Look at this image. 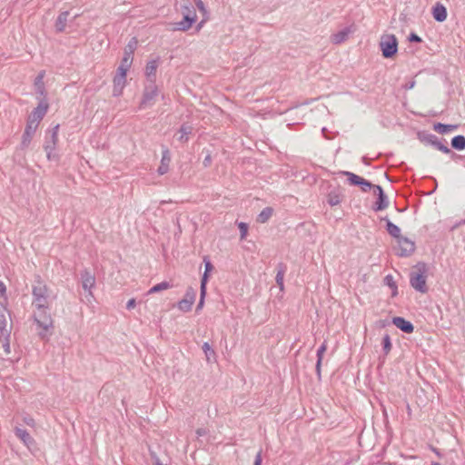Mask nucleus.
Listing matches in <instances>:
<instances>
[{"label":"nucleus","instance_id":"obj_52","mask_svg":"<svg viewBox=\"0 0 465 465\" xmlns=\"http://www.w3.org/2000/svg\"><path fill=\"white\" fill-rule=\"evenodd\" d=\"M131 64L132 63L130 62L129 58H123L121 65H123L124 67L130 68Z\"/></svg>","mask_w":465,"mask_h":465},{"label":"nucleus","instance_id":"obj_7","mask_svg":"<svg viewBox=\"0 0 465 465\" xmlns=\"http://www.w3.org/2000/svg\"><path fill=\"white\" fill-rule=\"evenodd\" d=\"M341 173L343 175L347 176L350 184L355 185V186H360L362 192L366 193L369 190H371V188L373 189V186L375 185L353 173L344 171V172H341Z\"/></svg>","mask_w":465,"mask_h":465},{"label":"nucleus","instance_id":"obj_17","mask_svg":"<svg viewBox=\"0 0 465 465\" xmlns=\"http://www.w3.org/2000/svg\"><path fill=\"white\" fill-rule=\"evenodd\" d=\"M157 67L158 63L156 60H152L147 63L145 67V75L149 83L155 84Z\"/></svg>","mask_w":465,"mask_h":465},{"label":"nucleus","instance_id":"obj_49","mask_svg":"<svg viewBox=\"0 0 465 465\" xmlns=\"http://www.w3.org/2000/svg\"><path fill=\"white\" fill-rule=\"evenodd\" d=\"M262 451H259V452L256 454V456H255L253 465H262Z\"/></svg>","mask_w":465,"mask_h":465},{"label":"nucleus","instance_id":"obj_58","mask_svg":"<svg viewBox=\"0 0 465 465\" xmlns=\"http://www.w3.org/2000/svg\"><path fill=\"white\" fill-rule=\"evenodd\" d=\"M431 465H441V464L439 462H433Z\"/></svg>","mask_w":465,"mask_h":465},{"label":"nucleus","instance_id":"obj_24","mask_svg":"<svg viewBox=\"0 0 465 465\" xmlns=\"http://www.w3.org/2000/svg\"><path fill=\"white\" fill-rule=\"evenodd\" d=\"M383 220L386 221V230L391 236L394 237L397 241L402 237L401 229L396 224L391 223L388 218H384Z\"/></svg>","mask_w":465,"mask_h":465},{"label":"nucleus","instance_id":"obj_25","mask_svg":"<svg viewBox=\"0 0 465 465\" xmlns=\"http://www.w3.org/2000/svg\"><path fill=\"white\" fill-rule=\"evenodd\" d=\"M285 272H286V265L282 262L279 263L277 265V273H276L275 281H276V283L279 286L281 291H283V289H284L283 280H284Z\"/></svg>","mask_w":465,"mask_h":465},{"label":"nucleus","instance_id":"obj_35","mask_svg":"<svg viewBox=\"0 0 465 465\" xmlns=\"http://www.w3.org/2000/svg\"><path fill=\"white\" fill-rule=\"evenodd\" d=\"M6 287H5V284L0 281V305L5 309V303H6V301H7V298H6Z\"/></svg>","mask_w":465,"mask_h":465},{"label":"nucleus","instance_id":"obj_21","mask_svg":"<svg viewBox=\"0 0 465 465\" xmlns=\"http://www.w3.org/2000/svg\"><path fill=\"white\" fill-rule=\"evenodd\" d=\"M170 162H171V157L169 155V150L166 149L163 152L161 164L157 169V172L160 175H163L168 172Z\"/></svg>","mask_w":465,"mask_h":465},{"label":"nucleus","instance_id":"obj_16","mask_svg":"<svg viewBox=\"0 0 465 465\" xmlns=\"http://www.w3.org/2000/svg\"><path fill=\"white\" fill-rule=\"evenodd\" d=\"M392 323L405 333H411L414 330L413 324L402 317H394Z\"/></svg>","mask_w":465,"mask_h":465},{"label":"nucleus","instance_id":"obj_55","mask_svg":"<svg viewBox=\"0 0 465 465\" xmlns=\"http://www.w3.org/2000/svg\"><path fill=\"white\" fill-rule=\"evenodd\" d=\"M196 434L198 436H203L206 434V430L204 429L200 428L196 430Z\"/></svg>","mask_w":465,"mask_h":465},{"label":"nucleus","instance_id":"obj_46","mask_svg":"<svg viewBox=\"0 0 465 465\" xmlns=\"http://www.w3.org/2000/svg\"><path fill=\"white\" fill-rule=\"evenodd\" d=\"M124 87H122V86H118V85H114V88H113V95L114 96H120L122 94H123V90H124Z\"/></svg>","mask_w":465,"mask_h":465},{"label":"nucleus","instance_id":"obj_18","mask_svg":"<svg viewBox=\"0 0 465 465\" xmlns=\"http://www.w3.org/2000/svg\"><path fill=\"white\" fill-rule=\"evenodd\" d=\"M10 317L8 312L0 314V335H10L12 324L8 322L7 318Z\"/></svg>","mask_w":465,"mask_h":465},{"label":"nucleus","instance_id":"obj_8","mask_svg":"<svg viewBox=\"0 0 465 465\" xmlns=\"http://www.w3.org/2000/svg\"><path fill=\"white\" fill-rule=\"evenodd\" d=\"M398 251L397 255L401 257L411 256L415 251V243L411 239L402 236L398 241Z\"/></svg>","mask_w":465,"mask_h":465},{"label":"nucleus","instance_id":"obj_44","mask_svg":"<svg viewBox=\"0 0 465 465\" xmlns=\"http://www.w3.org/2000/svg\"><path fill=\"white\" fill-rule=\"evenodd\" d=\"M136 45H137V41L135 38H133L127 45L126 48L128 50V52H131V53H134L135 47H136Z\"/></svg>","mask_w":465,"mask_h":465},{"label":"nucleus","instance_id":"obj_59","mask_svg":"<svg viewBox=\"0 0 465 465\" xmlns=\"http://www.w3.org/2000/svg\"><path fill=\"white\" fill-rule=\"evenodd\" d=\"M167 203V202H166V201H162V202H161V204H163V203Z\"/></svg>","mask_w":465,"mask_h":465},{"label":"nucleus","instance_id":"obj_30","mask_svg":"<svg viewBox=\"0 0 465 465\" xmlns=\"http://www.w3.org/2000/svg\"><path fill=\"white\" fill-rule=\"evenodd\" d=\"M273 210L271 207H265L257 216V222L261 223H266L272 215Z\"/></svg>","mask_w":465,"mask_h":465},{"label":"nucleus","instance_id":"obj_2","mask_svg":"<svg viewBox=\"0 0 465 465\" xmlns=\"http://www.w3.org/2000/svg\"><path fill=\"white\" fill-rule=\"evenodd\" d=\"M411 286L417 292L425 293L428 291L426 284V266L424 263L418 264L416 270L410 274Z\"/></svg>","mask_w":465,"mask_h":465},{"label":"nucleus","instance_id":"obj_15","mask_svg":"<svg viewBox=\"0 0 465 465\" xmlns=\"http://www.w3.org/2000/svg\"><path fill=\"white\" fill-rule=\"evenodd\" d=\"M81 280L84 290L88 291L89 295L93 296L91 290L95 284L94 276L91 272L84 271L81 273Z\"/></svg>","mask_w":465,"mask_h":465},{"label":"nucleus","instance_id":"obj_39","mask_svg":"<svg viewBox=\"0 0 465 465\" xmlns=\"http://www.w3.org/2000/svg\"><path fill=\"white\" fill-rule=\"evenodd\" d=\"M200 290H201V294H200V301H199L198 305L196 307L197 311L201 310L203 308V303H204V297H205V294H206V287H204V282L201 283Z\"/></svg>","mask_w":465,"mask_h":465},{"label":"nucleus","instance_id":"obj_5","mask_svg":"<svg viewBox=\"0 0 465 465\" xmlns=\"http://www.w3.org/2000/svg\"><path fill=\"white\" fill-rule=\"evenodd\" d=\"M158 95V87L154 83H149L145 85L143 98L139 104V109H145L151 107Z\"/></svg>","mask_w":465,"mask_h":465},{"label":"nucleus","instance_id":"obj_13","mask_svg":"<svg viewBox=\"0 0 465 465\" xmlns=\"http://www.w3.org/2000/svg\"><path fill=\"white\" fill-rule=\"evenodd\" d=\"M37 128H38V125L35 124L34 123H29V122L26 123V126H25V132H24V134L22 137V141H21L22 148H26L29 146L31 140H32L35 133L36 132Z\"/></svg>","mask_w":465,"mask_h":465},{"label":"nucleus","instance_id":"obj_42","mask_svg":"<svg viewBox=\"0 0 465 465\" xmlns=\"http://www.w3.org/2000/svg\"><path fill=\"white\" fill-rule=\"evenodd\" d=\"M193 2L195 3V5L198 8V10L201 13H203V15H207V10H206V7L204 5V3L202 0H195Z\"/></svg>","mask_w":465,"mask_h":465},{"label":"nucleus","instance_id":"obj_37","mask_svg":"<svg viewBox=\"0 0 465 465\" xmlns=\"http://www.w3.org/2000/svg\"><path fill=\"white\" fill-rule=\"evenodd\" d=\"M382 345L384 353L387 355L391 350V341L389 334H385L382 338Z\"/></svg>","mask_w":465,"mask_h":465},{"label":"nucleus","instance_id":"obj_43","mask_svg":"<svg viewBox=\"0 0 465 465\" xmlns=\"http://www.w3.org/2000/svg\"><path fill=\"white\" fill-rule=\"evenodd\" d=\"M340 202H341V200L338 195L329 194L328 203H330V205H331V206L337 205L340 203Z\"/></svg>","mask_w":465,"mask_h":465},{"label":"nucleus","instance_id":"obj_36","mask_svg":"<svg viewBox=\"0 0 465 465\" xmlns=\"http://www.w3.org/2000/svg\"><path fill=\"white\" fill-rule=\"evenodd\" d=\"M10 335H0V343L2 344L4 351L6 354L10 353Z\"/></svg>","mask_w":465,"mask_h":465},{"label":"nucleus","instance_id":"obj_26","mask_svg":"<svg viewBox=\"0 0 465 465\" xmlns=\"http://www.w3.org/2000/svg\"><path fill=\"white\" fill-rule=\"evenodd\" d=\"M327 350V342L323 341L322 344L318 348L317 350V362H316V372L318 376H321V367H322V361L323 359V355Z\"/></svg>","mask_w":465,"mask_h":465},{"label":"nucleus","instance_id":"obj_1","mask_svg":"<svg viewBox=\"0 0 465 465\" xmlns=\"http://www.w3.org/2000/svg\"><path fill=\"white\" fill-rule=\"evenodd\" d=\"M37 312H35V322L37 326L41 329L38 335L43 340H48L50 331L54 329V321L47 312L48 308H36Z\"/></svg>","mask_w":465,"mask_h":465},{"label":"nucleus","instance_id":"obj_57","mask_svg":"<svg viewBox=\"0 0 465 465\" xmlns=\"http://www.w3.org/2000/svg\"><path fill=\"white\" fill-rule=\"evenodd\" d=\"M203 22H201V23L198 25V29H200V28L202 27V24H203Z\"/></svg>","mask_w":465,"mask_h":465},{"label":"nucleus","instance_id":"obj_34","mask_svg":"<svg viewBox=\"0 0 465 465\" xmlns=\"http://www.w3.org/2000/svg\"><path fill=\"white\" fill-rule=\"evenodd\" d=\"M383 282L385 285L391 289L392 296H396L398 293V288L393 277L391 275H386Z\"/></svg>","mask_w":465,"mask_h":465},{"label":"nucleus","instance_id":"obj_56","mask_svg":"<svg viewBox=\"0 0 465 465\" xmlns=\"http://www.w3.org/2000/svg\"><path fill=\"white\" fill-rule=\"evenodd\" d=\"M414 85H415V82H414V81H411V82H410V83L406 84V85H405V89H411V88H413V87H414Z\"/></svg>","mask_w":465,"mask_h":465},{"label":"nucleus","instance_id":"obj_48","mask_svg":"<svg viewBox=\"0 0 465 465\" xmlns=\"http://www.w3.org/2000/svg\"><path fill=\"white\" fill-rule=\"evenodd\" d=\"M409 41L410 42H416V43H420L421 42V38L417 35L416 34L414 33H411L409 36Z\"/></svg>","mask_w":465,"mask_h":465},{"label":"nucleus","instance_id":"obj_10","mask_svg":"<svg viewBox=\"0 0 465 465\" xmlns=\"http://www.w3.org/2000/svg\"><path fill=\"white\" fill-rule=\"evenodd\" d=\"M195 297H196V292L193 288L192 287H189L187 290H186V292H185V295L183 297V299H182L179 302H178V308L179 310L183 311V312H190L191 309H192V306L195 301Z\"/></svg>","mask_w":465,"mask_h":465},{"label":"nucleus","instance_id":"obj_47","mask_svg":"<svg viewBox=\"0 0 465 465\" xmlns=\"http://www.w3.org/2000/svg\"><path fill=\"white\" fill-rule=\"evenodd\" d=\"M23 420L26 425L30 427H34L35 424V420L30 416L24 417Z\"/></svg>","mask_w":465,"mask_h":465},{"label":"nucleus","instance_id":"obj_54","mask_svg":"<svg viewBox=\"0 0 465 465\" xmlns=\"http://www.w3.org/2000/svg\"><path fill=\"white\" fill-rule=\"evenodd\" d=\"M54 152V151L45 152L48 160H53V159H54L56 157V155H55V153Z\"/></svg>","mask_w":465,"mask_h":465},{"label":"nucleus","instance_id":"obj_40","mask_svg":"<svg viewBox=\"0 0 465 465\" xmlns=\"http://www.w3.org/2000/svg\"><path fill=\"white\" fill-rule=\"evenodd\" d=\"M238 228L240 230V232H241V239H245V237L247 236V232H248V225L247 223H238Z\"/></svg>","mask_w":465,"mask_h":465},{"label":"nucleus","instance_id":"obj_38","mask_svg":"<svg viewBox=\"0 0 465 465\" xmlns=\"http://www.w3.org/2000/svg\"><path fill=\"white\" fill-rule=\"evenodd\" d=\"M203 352L205 353V356H206V360L208 361H211V358L212 356L214 357L215 356V352L211 348L210 344L208 342H204L203 344Z\"/></svg>","mask_w":465,"mask_h":465},{"label":"nucleus","instance_id":"obj_29","mask_svg":"<svg viewBox=\"0 0 465 465\" xmlns=\"http://www.w3.org/2000/svg\"><path fill=\"white\" fill-rule=\"evenodd\" d=\"M451 146L459 151L465 149V136L456 135L451 139Z\"/></svg>","mask_w":465,"mask_h":465},{"label":"nucleus","instance_id":"obj_22","mask_svg":"<svg viewBox=\"0 0 465 465\" xmlns=\"http://www.w3.org/2000/svg\"><path fill=\"white\" fill-rule=\"evenodd\" d=\"M45 74V72L41 71L35 79V87L36 93L44 98L45 97V84H44Z\"/></svg>","mask_w":465,"mask_h":465},{"label":"nucleus","instance_id":"obj_3","mask_svg":"<svg viewBox=\"0 0 465 465\" xmlns=\"http://www.w3.org/2000/svg\"><path fill=\"white\" fill-rule=\"evenodd\" d=\"M36 283L33 286V305L36 308H48V289L47 286L37 277Z\"/></svg>","mask_w":465,"mask_h":465},{"label":"nucleus","instance_id":"obj_53","mask_svg":"<svg viewBox=\"0 0 465 465\" xmlns=\"http://www.w3.org/2000/svg\"><path fill=\"white\" fill-rule=\"evenodd\" d=\"M124 58H129L130 62L132 63L133 62V53L128 52V50L125 49Z\"/></svg>","mask_w":465,"mask_h":465},{"label":"nucleus","instance_id":"obj_11","mask_svg":"<svg viewBox=\"0 0 465 465\" xmlns=\"http://www.w3.org/2000/svg\"><path fill=\"white\" fill-rule=\"evenodd\" d=\"M188 13L183 15V19L180 22L175 23V30L178 31H187L191 28L192 25L196 20V15L194 11H190L188 8Z\"/></svg>","mask_w":465,"mask_h":465},{"label":"nucleus","instance_id":"obj_4","mask_svg":"<svg viewBox=\"0 0 465 465\" xmlns=\"http://www.w3.org/2000/svg\"><path fill=\"white\" fill-rule=\"evenodd\" d=\"M380 48L384 58H391L398 51V40L394 35L381 37Z\"/></svg>","mask_w":465,"mask_h":465},{"label":"nucleus","instance_id":"obj_23","mask_svg":"<svg viewBox=\"0 0 465 465\" xmlns=\"http://www.w3.org/2000/svg\"><path fill=\"white\" fill-rule=\"evenodd\" d=\"M15 436L19 438L27 447L34 443V439L25 430L16 427L15 429Z\"/></svg>","mask_w":465,"mask_h":465},{"label":"nucleus","instance_id":"obj_9","mask_svg":"<svg viewBox=\"0 0 465 465\" xmlns=\"http://www.w3.org/2000/svg\"><path fill=\"white\" fill-rule=\"evenodd\" d=\"M48 110V104L45 99H42L36 108L29 115L27 122L34 123L36 125H39L41 120L45 115Z\"/></svg>","mask_w":465,"mask_h":465},{"label":"nucleus","instance_id":"obj_41","mask_svg":"<svg viewBox=\"0 0 465 465\" xmlns=\"http://www.w3.org/2000/svg\"><path fill=\"white\" fill-rule=\"evenodd\" d=\"M126 84V77L116 75L114 77V84L124 87Z\"/></svg>","mask_w":465,"mask_h":465},{"label":"nucleus","instance_id":"obj_33","mask_svg":"<svg viewBox=\"0 0 465 465\" xmlns=\"http://www.w3.org/2000/svg\"><path fill=\"white\" fill-rule=\"evenodd\" d=\"M172 287V284L168 282H162L160 283L155 284L153 286L149 291L148 294L156 293L164 290H167Z\"/></svg>","mask_w":465,"mask_h":465},{"label":"nucleus","instance_id":"obj_31","mask_svg":"<svg viewBox=\"0 0 465 465\" xmlns=\"http://www.w3.org/2000/svg\"><path fill=\"white\" fill-rule=\"evenodd\" d=\"M192 130L193 128L190 125L183 124L179 129V133L181 134V135L178 138L179 141H181L182 143L187 142L188 134L192 133Z\"/></svg>","mask_w":465,"mask_h":465},{"label":"nucleus","instance_id":"obj_27","mask_svg":"<svg viewBox=\"0 0 465 465\" xmlns=\"http://www.w3.org/2000/svg\"><path fill=\"white\" fill-rule=\"evenodd\" d=\"M69 15L68 11L62 12L56 21H55V29L57 32H64L66 26L67 18Z\"/></svg>","mask_w":465,"mask_h":465},{"label":"nucleus","instance_id":"obj_45","mask_svg":"<svg viewBox=\"0 0 465 465\" xmlns=\"http://www.w3.org/2000/svg\"><path fill=\"white\" fill-rule=\"evenodd\" d=\"M129 68L124 67L120 64V66L117 68L116 75L126 77V73Z\"/></svg>","mask_w":465,"mask_h":465},{"label":"nucleus","instance_id":"obj_51","mask_svg":"<svg viewBox=\"0 0 465 465\" xmlns=\"http://www.w3.org/2000/svg\"><path fill=\"white\" fill-rule=\"evenodd\" d=\"M211 163H212V157H211V154H210V153H208V154L205 156L204 160H203V165H204L205 167H208V166L211 164Z\"/></svg>","mask_w":465,"mask_h":465},{"label":"nucleus","instance_id":"obj_28","mask_svg":"<svg viewBox=\"0 0 465 465\" xmlns=\"http://www.w3.org/2000/svg\"><path fill=\"white\" fill-rule=\"evenodd\" d=\"M433 129L436 132H438L439 134H448L449 132L456 130L457 125L437 123L434 124Z\"/></svg>","mask_w":465,"mask_h":465},{"label":"nucleus","instance_id":"obj_20","mask_svg":"<svg viewBox=\"0 0 465 465\" xmlns=\"http://www.w3.org/2000/svg\"><path fill=\"white\" fill-rule=\"evenodd\" d=\"M351 33L350 27H345L344 29L339 31L336 34L331 35V42L335 45H339L346 41L349 37V35Z\"/></svg>","mask_w":465,"mask_h":465},{"label":"nucleus","instance_id":"obj_6","mask_svg":"<svg viewBox=\"0 0 465 465\" xmlns=\"http://www.w3.org/2000/svg\"><path fill=\"white\" fill-rule=\"evenodd\" d=\"M419 139L425 143L434 146L444 153H450L452 157L456 156L455 153H453L446 144L442 143L439 138L432 134H426L422 135L419 134Z\"/></svg>","mask_w":465,"mask_h":465},{"label":"nucleus","instance_id":"obj_19","mask_svg":"<svg viewBox=\"0 0 465 465\" xmlns=\"http://www.w3.org/2000/svg\"><path fill=\"white\" fill-rule=\"evenodd\" d=\"M432 15L437 22L445 21L447 18L446 7L441 4H436L432 8Z\"/></svg>","mask_w":465,"mask_h":465},{"label":"nucleus","instance_id":"obj_32","mask_svg":"<svg viewBox=\"0 0 465 465\" xmlns=\"http://www.w3.org/2000/svg\"><path fill=\"white\" fill-rule=\"evenodd\" d=\"M203 262H204L205 271L202 277L201 283L203 282V280H204V287H206L207 281H208V274L210 272H212V270L213 269V266L212 262H210V260L208 259V257H206V256L203 258Z\"/></svg>","mask_w":465,"mask_h":465},{"label":"nucleus","instance_id":"obj_50","mask_svg":"<svg viewBox=\"0 0 465 465\" xmlns=\"http://www.w3.org/2000/svg\"><path fill=\"white\" fill-rule=\"evenodd\" d=\"M135 304H136L135 299H130L127 302L126 309L127 310H132V309H134L135 307Z\"/></svg>","mask_w":465,"mask_h":465},{"label":"nucleus","instance_id":"obj_14","mask_svg":"<svg viewBox=\"0 0 465 465\" xmlns=\"http://www.w3.org/2000/svg\"><path fill=\"white\" fill-rule=\"evenodd\" d=\"M58 129L59 124L55 125L51 131L50 136L46 137L44 144V149L45 152L55 150L56 143L58 142Z\"/></svg>","mask_w":465,"mask_h":465},{"label":"nucleus","instance_id":"obj_12","mask_svg":"<svg viewBox=\"0 0 465 465\" xmlns=\"http://www.w3.org/2000/svg\"><path fill=\"white\" fill-rule=\"evenodd\" d=\"M376 190H379L378 199L372 208L374 211L378 212V211H382L389 206V200H388V197L386 196V194L384 193L381 186L374 185L373 186L374 193H376Z\"/></svg>","mask_w":465,"mask_h":465}]
</instances>
